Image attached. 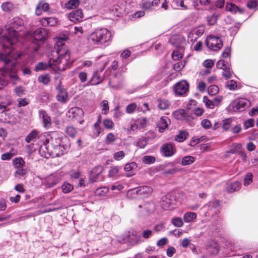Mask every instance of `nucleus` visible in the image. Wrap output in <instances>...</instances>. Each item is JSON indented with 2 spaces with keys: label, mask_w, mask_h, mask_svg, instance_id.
Masks as SVG:
<instances>
[{
  "label": "nucleus",
  "mask_w": 258,
  "mask_h": 258,
  "mask_svg": "<svg viewBox=\"0 0 258 258\" xmlns=\"http://www.w3.org/2000/svg\"><path fill=\"white\" fill-rule=\"evenodd\" d=\"M204 208L207 209L209 214H210V213H211V214H217L220 208V201L216 200L215 201L210 202L208 204L205 205Z\"/></svg>",
  "instance_id": "obj_17"
},
{
  "label": "nucleus",
  "mask_w": 258,
  "mask_h": 258,
  "mask_svg": "<svg viewBox=\"0 0 258 258\" xmlns=\"http://www.w3.org/2000/svg\"><path fill=\"white\" fill-rule=\"evenodd\" d=\"M82 175L79 171H72L70 173V177L72 181L79 179Z\"/></svg>",
  "instance_id": "obj_55"
},
{
  "label": "nucleus",
  "mask_w": 258,
  "mask_h": 258,
  "mask_svg": "<svg viewBox=\"0 0 258 258\" xmlns=\"http://www.w3.org/2000/svg\"><path fill=\"white\" fill-rule=\"evenodd\" d=\"M208 94L213 96L219 92V88L216 85H211L208 90Z\"/></svg>",
  "instance_id": "obj_54"
},
{
  "label": "nucleus",
  "mask_w": 258,
  "mask_h": 258,
  "mask_svg": "<svg viewBox=\"0 0 258 258\" xmlns=\"http://www.w3.org/2000/svg\"><path fill=\"white\" fill-rule=\"evenodd\" d=\"M49 142L51 141L52 147L51 152H49V157L54 158L62 155L64 151L69 148V146L62 144V136L56 132H49Z\"/></svg>",
  "instance_id": "obj_5"
},
{
  "label": "nucleus",
  "mask_w": 258,
  "mask_h": 258,
  "mask_svg": "<svg viewBox=\"0 0 258 258\" xmlns=\"http://www.w3.org/2000/svg\"><path fill=\"white\" fill-rule=\"evenodd\" d=\"M173 5L174 7H180L182 10H186L187 7L184 4V0H174Z\"/></svg>",
  "instance_id": "obj_51"
},
{
  "label": "nucleus",
  "mask_w": 258,
  "mask_h": 258,
  "mask_svg": "<svg viewBox=\"0 0 258 258\" xmlns=\"http://www.w3.org/2000/svg\"><path fill=\"white\" fill-rule=\"evenodd\" d=\"M147 122L145 118L138 119L131 125V129L133 131L141 130L145 127Z\"/></svg>",
  "instance_id": "obj_21"
},
{
  "label": "nucleus",
  "mask_w": 258,
  "mask_h": 258,
  "mask_svg": "<svg viewBox=\"0 0 258 258\" xmlns=\"http://www.w3.org/2000/svg\"><path fill=\"white\" fill-rule=\"evenodd\" d=\"M136 167H137V164L135 162H131L130 163H127L126 164H125V165L124 167V170L125 171H127V172L131 171L133 169H134L135 168H136Z\"/></svg>",
  "instance_id": "obj_64"
},
{
  "label": "nucleus",
  "mask_w": 258,
  "mask_h": 258,
  "mask_svg": "<svg viewBox=\"0 0 258 258\" xmlns=\"http://www.w3.org/2000/svg\"><path fill=\"white\" fill-rule=\"evenodd\" d=\"M241 186V184L239 181H235L227 184L226 187V190L228 193H232L238 191Z\"/></svg>",
  "instance_id": "obj_22"
},
{
  "label": "nucleus",
  "mask_w": 258,
  "mask_h": 258,
  "mask_svg": "<svg viewBox=\"0 0 258 258\" xmlns=\"http://www.w3.org/2000/svg\"><path fill=\"white\" fill-rule=\"evenodd\" d=\"M171 223L176 227H181L183 225L182 219L180 217H174L171 219Z\"/></svg>",
  "instance_id": "obj_39"
},
{
  "label": "nucleus",
  "mask_w": 258,
  "mask_h": 258,
  "mask_svg": "<svg viewBox=\"0 0 258 258\" xmlns=\"http://www.w3.org/2000/svg\"><path fill=\"white\" fill-rule=\"evenodd\" d=\"M217 19L218 16L215 14L208 16L207 18L208 24L210 25H214L217 22Z\"/></svg>",
  "instance_id": "obj_48"
},
{
  "label": "nucleus",
  "mask_w": 258,
  "mask_h": 258,
  "mask_svg": "<svg viewBox=\"0 0 258 258\" xmlns=\"http://www.w3.org/2000/svg\"><path fill=\"white\" fill-rule=\"evenodd\" d=\"M173 116L177 119H187L189 120V116L184 109H178L173 112Z\"/></svg>",
  "instance_id": "obj_24"
},
{
  "label": "nucleus",
  "mask_w": 258,
  "mask_h": 258,
  "mask_svg": "<svg viewBox=\"0 0 258 258\" xmlns=\"http://www.w3.org/2000/svg\"><path fill=\"white\" fill-rule=\"evenodd\" d=\"M254 121L253 118H250L245 120L243 122V125L245 129H248L254 125Z\"/></svg>",
  "instance_id": "obj_61"
},
{
  "label": "nucleus",
  "mask_w": 258,
  "mask_h": 258,
  "mask_svg": "<svg viewBox=\"0 0 258 258\" xmlns=\"http://www.w3.org/2000/svg\"><path fill=\"white\" fill-rule=\"evenodd\" d=\"M123 80V78L121 75L116 73L110 78L108 84L111 87L115 89H118L121 87Z\"/></svg>",
  "instance_id": "obj_12"
},
{
  "label": "nucleus",
  "mask_w": 258,
  "mask_h": 258,
  "mask_svg": "<svg viewBox=\"0 0 258 258\" xmlns=\"http://www.w3.org/2000/svg\"><path fill=\"white\" fill-rule=\"evenodd\" d=\"M206 45L210 49L217 51L222 48L223 43L219 37L211 35L207 39Z\"/></svg>",
  "instance_id": "obj_9"
},
{
  "label": "nucleus",
  "mask_w": 258,
  "mask_h": 258,
  "mask_svg": "<svg viewBox=\"0 0 258 258\" xmlns=\"http://www.w3.org/2000/svg\"><path fill=\"white\" fill-rule=\"evenodd\" d=\"M125 156V154L122 151L115 152L113 155V158L117 161H119L123 159Z\"/></svg>",
  "instance_id": "obj_60"
},
{
  "label": "nucleus",
  "mask_w": 258,
  "mask_h": 258,
  "mask_svg": "<svg viewBox=\"0 0 258 258\" xmlns=\"http://www.w3.org/2000/svg\"><path fill=\"white\" fill-rule=\"evenodd\" d=\"M55 86L57 92V100L62 103H65L68 101V94L64 87L62 86L61 80L59 77L55 79Z\"/></svg>",
  "instance_id": "obj_8"
},
{
  "label": "nucleus",
  "mask_w": 258,
  "mask_h": 258,
  "mask_svg": "<svg viewBox=\"0 0 258 258\" xmlns=\"http://www.w3.org/2000/svg\"><path fill=\"white\" fill-rule=\"evenodd\" d=\"M173 89L176 95L181 96L188 91L189 84L186 81L182 80L174 85Z\"/></svg>",
  "instance_id": "obj_10"
},
{
  "label": "nucleus",
  "mask_w": 258,
  "mask_h": 258,
  "mask_svg": "<svg viewBox=\"0 0 258 258\" xmlns=\"http://www.w3.org/2000/svg\"><path fill=\"white\" fill-rule=\"evenodd\" d=\"M103 126L106 129L111 130L114 125V122L110 119H105L103 120Z\"/></svg>",
  "instance_id": "obj_45"
},
{
  "label": "nucleus",
  "mask_w": 258,
  "mask_h": 258,
  "mask_svg": "<svg viewBox=\"0 0 258 258\" xmlns=\"http://www.w3.org/2000/svg\"><path fill=\"white\" fill-rule=\"evenodd\" d=\"M121 169V167L118 166L111 167L110 169L108 171V176L110 177H114L117 175L119 170Z\"/></svg>",
  "instance_id": "obj_37"
},
{
  "label": "nucleus",
  "mask_w": 258,
  "mask_h": 258,
  "mask_svg": "<svg viewBox=\"0 0 258 258\" xmlns=\"http://www.w3.org/2000/svg\"><path fill=\"white\" fill-rule=\"evenodd\" d=\"M232 125V119L231 118L225 119L222 121V127L225 131L231 130Z\"/></svg>",
  "instance_id": "obj_32"
},
{
  "label": "nucleus",
  "mask_w": 258,
  "mask_h": 258,
  "mask_svg": "<svg viewBox=\"0 0 258 258\" xmlns=\"http://www.w3.org/2000/svg\"><path fill=\"white\" fill-rule=\"evenodd\" d=\"M250 105V101L244 98H238L232 101L227 109L234 112H241Z\"/></svg>",
  "instance_id": "obj_7"
},
{
  "label": "nucleus",
  "mask_w": 258,
  "mask_h": 258,
  "mask_svg": "<svg viewBox=\"0 0 258 258\" xmlns=\"http://www.w3.org/2000/svg\"><path fill=\"white\" fill-rule=\"evenodd\" d=\"M61 189L63 193L67 194L74 189V186L68 182H64L61 186Z\"/></svg>",
  "instance_id": "obj_40"
},
{
  "label": "nucleus",
  "mask_w": 258,
  "mask_h": 258,
  "mask_svg": "<svg viewBox=\"0 0 258 258\" xmlns=\"http://www.w3.org/2000/svg\"><path fill=\"white\" fill-rule=\"evenodd\" d=\"M15 154L11 151L5 153L2 155L1 159L3 160H10Z\"/></svg>",
  "instance_id": "obj_62"
},
{
  "label": "nucleus",
  "mask_w": 258,
  "mask_h": 258,
  "mask_svg": "<svg viewBox=\"0 0 258 258\" xmlns=\"http://www.w3.org/2000/svg\"><path fill=\"white\" fill-rule=\"evenodd\" d=\"M2 10L6 12H9L14 9V4L11 2H5L2 4Z\"/></svg>",
  "instance_id": "obj_35"
},
{
  "label": "nucleus",
  "mask_w": 258,
  "mask_h": 258,
  "mask_svg": "<svg viewBox=\"0 0 258 258\" xmlns=\"http://www.w3.org/2000/svg\"><path fill=\"white\" fill-rule=\"evenodd\" d=\"M111 38V32L105 28L97 29L89 36V42L94 45L107 46Z\"/></svg>",
  "instance_id": "obj_6"
},
{
  "label": "nucleus",
  "mask_w": 258,
  "mask_h": 258,
  "mask_svg": "<svg viewBox=\"0 0 258 258\" xmlns=\"http://www.w3.org/2000/svg\"><path fill=\"white\" fill-rule=\"evenodd\" d=\"M103 69L100 71L95 72L91 80L88 82L86 86L96 85L103 82L104 78L103 76Z\"/></svg>",
  "instance_id": "obj_14"
},
{
  "label": "nucleus",
  "mask_w": 258,
  "mask_h": 258,
  "mask_svg": "<svg viewBox=\"0 0 258 258\" xmlns=\"http://www.w3.org/2000/svg\"><path fill=\"white\" fill-rule=\"evenodd\" d=\"M48 65L46 63L43 62H39L35 67V70L36 71H43L47 69Z\"/></svg>",
  "instance_id": "obj_59"
},
{
  "label": "nucleus",
  "mask_w": 258,
  "mask_h": 258,
  "mask_svg": "<svg viewBox=\"0 0 258 258\" xmlns=\"http://www.w3.org/2000/svg\"><path fill=\"white\" fill-rule=\"evenodd\" d=\"M18 106L19 107L25 106L29 104V100L26 98H19L17 99Z\"/></svg>",
  "instance_id": "obj_63"
},
{
  "label": "nucleus",
  "mask_w": 258,
  "mask_h": 258,
  "mask_svg": "<svg viewBox=\"0 0 258 258\" xmlns=\"http://www.w3.org/2000/svg\"><path fill=\"white\" fill-rule=\"evenodd\" d=\"M69 39L66 34H62L55 37L54 48L49 49V70L54 72L64 71L69 65L70 53L65 45Z\"/></svg>",
  "instance_id": "obj_1"
},
{
  "label": "nucleus",
  "mask_w": 258,
  "mask_h": 258,
  "mask_svg": "<svg viewBox=\"0 0 258 258\" xmlns=\"http://www.w3.org/2000/svg\"><path fill=\"white\" fill-rule=\"evenodd\" d=\"M83 110L78 107H74L70 108L67 112V116L71 120L78 119L83 116Z\"/></svg>",
  "instance_id": "obj_15"
},
{
  "label": "nucleus",
  "mask_w": 258,
  "mask_h": 258,
  "mask_svg": "<svg viewBox=\"0 0 258 258\" xmlns=\"http://www.w3.org/2000/svg\"><path fill=\"white\" fill-rule=\"evenodd\" d=\"M179 171L177 167H174L173 163H169L167 164L164 170V173L167 174H173Z\"/></svg>",
  "instance_id": "obj_27"
},
{
  "label": "nucleus",
  "mask_w": 258,
  "mask_h": 258,
  "mask_svg": "<svg viewBox=\"0 0 258 258\" xmlns=\"http://www.w3.org/2000/svg\"><path fill=\"white\" fill-rule=\"evenodd\" d=\"M197 215L195 213L187 212L185 213L183 216V220L185 222H190L196 219Z\"/></svg>",
  "instance_id": "obj_33"
},
{
  "label": "nucleus",
  "mask_w": 258,
  "mask_h": 258,
  "mask_svg": "<svg viewBox=\"0 0 258 258\" xmlns=\"http://www.w3.org/2000/svg\"><path fill=\"white\" fill-rule=\"evenodd\" d=\"M21 55V54L12 52V49L9 47L0 51V61L4 63L5 70L0 76V89L6 86L9 82L15 85L19 81L20 79L14 69L16 62L13 60L20 57Z\"/></svg>",
  "instance_id": "obj_2"
},
{
  "label": "nucleus",
  "mask_w": 258,
  "mask_h": 258,
  "mask_svg": "<svg viewBox=\"0 0 258 258\" xmlns=\"http://www.w3.org/2000/svg\"><path fill=\"white\" fill-rule=\"evenodd\" d=\"M100 105L102 107L103 114H107L108 113L109 109L108 101L106 100H103L101 102Z\"/></svg>",
  "instance_id": "obj_46"
},
{
  "label": "nucleus",
  "mask_w": 258,
  "mask_h": 258,
  "mask_svg": "<svg viewBox=\"0 0 258 258\" xmlns=\"http://www.w3.org/2000/svg\"><path fill=\"white\" fill-rule=\"evenodd\" d=\"M169 43L177 48L183 47L186 43L185 38L180 35H173L169 40Z\"/></svg>",
  "instance_id": "obj_13"
},
{
  "label": "nucleus",
  "mask_w": 258,
  "mask_h": 258,
  "mask_svg": "<svg viewBox=\"0 0 258 258\" xmlns=\"http://www.w3.org/2000/svg\"><path fill=\"white\" fill-rule=\"evenodd\" d=\"M38 137V132L36 130H33L29 133L25 138V141L27 143L34 141Z\"/></svg>",
  "instance_id": "obj_29"
},
{
  "label": "nucleus",
  "mask_w": 258,
  "mask_h": 258,
  "mask_svg": "<svg viewBox=\"0 0 258 258\" xmlns=\"http://www.w3.org/2000/svg\"><path fill=\"white\" fill-rule=\"evenodd\" d=\"M195 161V158L191 156H186L182 158L181 164L187 166L192 164Z\"/></svg>",
  "instance_id": "obj_30"
},
{
  "label": "nucleus",
  "mask_w": 258,
  "mask_h": 258,
  "mask_svg": "<svg viewBox=\"0 0 258 258\" xmlns=\"http://www.w3.org/2000/svg\"><path fill=\"white\" fill-rule=\"evenodd\" d=\"M153 235V231L149 229H146L142 231V237L147 239L151 237Z\"/></svg>",
  "instance_id": "obj_52"
},
{
  "label": "nucleus",
  "mask_w": 258,
  "mask_h": 258,
  "mask_svg": "<svg viewBox=\"0 0 258 258\" xmlns=\"http://www.w3.org/2000/svg\"><path fill=\"white\" fill-rule=\"evenodd\" d=\"M161 152L165 157H171L176 152V149L172 143L164 144L160 149Z\"/></svg>",
  "instance_id": "obj_11"
},
{
  "label": "nucleus",
  "mask_w": 258,
  "mask_h": 258,
  "mask_svg": "<svg viewBox=\"0 0 258 258\" xmlns=\"http://www.w3.org/2000/svg\"><path fill=\"white\" fill-rule=\"evenodd\" d=\"M66 133L71 138H75L77 134L76 129L72 126H68L66 129Z\"/></svg>",
  "instance_id": "obj_42"
},
{
  "label": "nucleus",
  "mask_w": 258,
  "mask_h": 258,
  "mask_svg": "<svg viewBox=\"0 0 258 258\" xmlns=\"http://www.w3.org/2000/svg\"><path fill=\"white\" fill-rule=\"evenodd\" d=\"M152 192V188L149 186H141L139 187V196L141 198H147Z\"/></svg>",
  "instance_id": "obj_23"
},
{
  "label": "nucleus",
  "mask_w": 258,
  "mask_h": 258,
  "mask_svg": "<svg viewBox=\"0 0 258 258\" xmlns=\"http://www.w3.org/2000/svg\"><path fill=\"white\" fill-rule=\"evenodd\" d=\"M48 10V3L44 0H41L38 4L35 11L37 16H40L42 12H46Z\"/></svg>",
  "instance_id": "obj_20"
},
{
  "label": "nucleus",
  "mask_w": 258,
  "mask_h": 258,
  "mask_svg": "<svg viewBox=\"0 0 258 258\" xmlns=\"http://www.w3.org/2000/svg\"><path fill=\"white\" fill-rule=\"evenodd\" d=\"M103 170L102 166L95 167L90 173L89 180L91 182H95L99 180V177Z\"/></svg>",
  "instance_id": "obj_16"
},
{
  "label": "nucleus",
  "mask_w": 258,
  "mask_h": 258,
  "mask_svg": "<svg viewBox=\"0 0 258 258\" xmlns=\"http://www.w3.org/2000/svg\"><path fill=\"white\" fill-rule=\"evenodd\" d=\"M137 104L135 103H132L126 107V112L127 113L131 114L134 112L137 108Z\"/></svg>",
  "instance_id": "obj_57"
},
{
  "label": "nucleus",
  "mask_w": 258,
  "mask_h": 258,
  "mask_svg": "<svg viewBox=\"0 0 258 258\" xmlns=\"http://www.w3.org/2000/svg\"><path fill=\"white\" fill-rule=\"evenodd\" d=\"M39 117L43 121L44 126L46 127L48 123V115L47 112L42 110H40Z\"/></svg>",
  "instance_id": "obj_31"
},
{
  "label": "nucleus",
  "mask_w": 258,
  "mask_h": 258,
  "mask_svg": "<svg viewBox=\"0 0 258 258\" xmlns=\"http://www.w3.org/2000/svg\"><path fill=\"white\" fill-rule=\"evenodd\" d=\"M80 4L79 0H70L66 4L67 9L71 10L76 8Z\"/></svg>",
  "instance_id": "obj_34"
},
{
  "label": "nucleus",
  "mask_w": 258,
  "mask_h": 258,
  "mask_svg": "<svg viewBox=\"0 0 258 258\" xmlns=\"http://www.w3.org/2000/svg\"><path fill=\"white\" fill-rule=\"evenodd\" d=\"M172 200L168 198V196H165L162 197L161 201V206L165 210L171 209L173 208L172 206Z\"/></svg>",
  "instance_id": "obj_26"
},
{
  "label": "nucleus",
  "mask_w": 258,
  "mask_h": 258,
  "mask_svg": "<svg viewBox=\"0 0 258 258\" xmlns=\"http://www.w3.org/2000/svg\"><path fill=\"white\" fill-rule=\"evenodd\" d=\"M170 123V119L167 116H162L157 123V127L160 133H163Z\"/></svg>",
  "instance_id": "obj_18"
},
{
  "label": "nucleus",
  "mask_w": 258,
  "mask_h": 258,
  "mask_svg": "<svg viewBox=\"0 0 258 258\" xmlns=\"http://www.w3.org/2000/svg\"><path fill=\"white\" fill-rule=\"evenodd\" d=\"M189 136V134L185 131H180L179 134L175 136V141L181 143L184 141Z\"/></svg>",
  "instance_id": "obj_28"
},
{
  "label": "nucleus",
  "mask_w": 258,
  "mask_h": 258,
  "mask_svg": "<svg viewBox=\"0 0 258 258\" xmlns=\"http://www.w3.org/2000/svg\"><path fill=\"white\" fill-rule=\"evenodd\" d=\"M157 107L161 110H166L168 109L171 104L170 101L164 98H159L157 100Z\"/></svg>",
  "instance_id": "obj_25"
},
{
  "label": "nucleus",
  "mask_w": 258,
  "mask_h": 258,
  "mask_svg": "<svg viewBox=\"0 0 258 258\" xmlns=\"http://www.w3.org/2000/svg\"><path fill=\"white\" fill-rule=\"evenodd\" d=\"M203 101L208 108L213 109L215 107L212 100H210L207 96L203 97Z\"/></svg>",
  "instance_id": "obj_43"
},
{
  "label": "nucleus",
  "mask_w": 258,
  "mask_h": 258,
  "mask_svg": "<svg viewBox=\"0 0 258 258\" xmlns=\"http://www.w3.org/2000/svg\"><path fill=\"white\" fill-rule=\"evenodd\" d=\"M246 6L249 9L258 10L257 2L256 0H249L247 2Z\"/></svg>",
  "instance_id": "obj_47"
},
{
  "label": "nucleus",
  "mask_w": 258,
  "mask_h": 258,
  "mask_svg": "<svg viewBox=\"0 0 258 258\" xmlns=\"http://www.w3.org/2000/svg\"><path fill=\"white\" fill-rule=\"evenodd\" d=\"M24 28L23 22L21 19L18 17L14 18L6 26L8 36L6 41L2 45V50L5 48L12 49V52H14L15 44L18 42H22L24 38L21 36L24 34L22 32Z\"/></svg>",
  "instance_id": "obj_3"
},
{
  "label": "nucleus",
  "mask_w": 258,
  "mask_h": 258,
  "mask_svg": "<svg viewBox=\"0 0 258 258\" xmlns=\"http://www.w3.org/2000/svg\"><path fill=\"white\" fill-rule=\"evenodd\" d=\"M39 83L47 85L48 84V74L45 75H41L38 78Z\"/></svg>",
  "instance_id": "obj_58"
},
{
  "label": "nucleus",
  "mask_w": 258,
  "mask_h": 258,
  "mask_svg": "<svg viewBox=\"0 0 258 258\" xmlns=\"http://www.w3.org/2000/svg\"><path fill=\"white\" fill-rule=\"evenodd\" d=\"M25 162L23 159L21 158H16L13 160V164L15 167L16 169H19L21 168H23Z\"/></svg>",
  "instance_id": "obj_38"
},
{
  "label": "nucleus",
  "mask_w": 258,
  "mask_h": 258,
  "mask_svg": "<svg viewBox=\"0 0 258 258\" xmlns=\"http://www.w3.org/2000/svg\"><path fill=\"white\" fill-rule=\"evenodd\" d=\"M253 175L252 173H247L243 179V185L245 186L250 184L253 181Z\"/></svg>",
  "instance_id": "obj_36"
},
{
  "label": "nucleus",
  "mask_w": 258,
  "mask_h": 258,
  "mask_svg": "<svg viewBox=\"0 0 258 258\" xmlns=\"http://www.w3.org/2000/svg\"><path fill=\"white\" fill-rule=\"evenodd\" d=\"M226 10L233 14L236 13L238 10V8L233 4H227L226 6Z\"/></svg>",
  "instance_id": "obj_50"
},
{
  "label": "nucleus",
  "mask_w": 258,
  "mask_h": 258,
  "mask_svg": "<svg viewBox=\"0 0 258 258\" xmlns=\"http://www.w3.org/2000/svg\"><path fill=\"white\" fill-rule=\"evenodd\" d=\"M14 92L18 96H21L25 94V89L23 86H18L14 89Z\"/></svg>",
  "instance_id": "obj_56"
},
{
  "label": "nucleus",
  "mask_w": 258,
  "mask_h": 258,
  "mask_svg": "<svg viewBox=\"0 0 258 258\" xmlns=\"http://www.w3.org/2000/svg\"><path fill=\"white\" fill-rule=\"evenodd\" d=\"M155 161V158L152 156L146 155L142 158V162L145 164H151Z\"/></svg>",
  "instance_id": "obj_44"
},
{
  "label": "nucleus",
  "mask_w": 258,
  "mask_h": 258,
  "mask_svg": "<svg viewBox=\"0 0 258 258\" xmlns=\"http://www.w3.org/2000/svg\"><path fill=\"white\" fill-rule=\"evenodd\" d=\"M83 17V14L81 9H76L73 10L68 15V18L73 22L76 23L81 21Z\"/></svg>",
  "instance_id": "obj_19"
},
{
  "label": "nucleus",
  "mask_w": 258,
  "mask_h": 258,
  "mask_svg": "<svg viewBox=\"0 0 258 258\" xmlns=\"http://www.w3.org/2000/svg\"><path fill=\"white\" fill-rule=\"evenodd\" d=\"M143 211H145L147 214H149L152 212L154 208L152 203L146 202L143 203Z\"/></svg>",
  "instance_id": "obj_41"
},
{
  "label": "nucleus",
  "mask_w": 258,
  "mask_h": 258,
  "mask_svg": "<svg viewBox=\"0 0 258 258\" xmlns=\"http://www.w3.org/2000/svg\"><path fill=\"white\" fill-rule=\"evenodd\" d=\"M47 34V30L44 28L38 29L32 34L28 32L25 34L22 43L27 45V41L29 39L31 43L28 45V49L30 52H35L39 48L38 42L44 40Z\"/></svg>",
  "instance_id": "obj_4"
},
{
  "label": "nucleus",
  "mask_w": 258,
  "mask_h": 258,
  "mask_svg": "<svg viewBox=\"0 0 258 258\" xmlns=\"http://www.w3.org/2000/svg\"><path fill=\"white\" fill-rule=\"evenodd\" d=\"M116 138L113 133H110L107 134L105 142L107 144H111L115 142Z\"/></svg>",
  "instance_id": "obj_53"
},
{
  "label": "nucleus",
  "mask_w": 258,
  "mask_h": 258,
  "mask_svg": "<svg viewBox=\"0 0 258 258\" xmlns=\"http://www.w3.org/2000/svg\"><path fill=\"white\" fill-rule=\"evenodd\" d=\"M185 64L186 61L185 60L176 62L173 64V69L176 71H180L185 67Z\"/></svg>",
  "instance_id": "obj_49"
}]
</instances>
